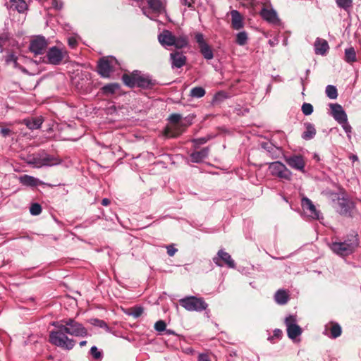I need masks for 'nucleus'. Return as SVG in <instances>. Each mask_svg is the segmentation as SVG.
<instances>
[{
    "label": "nucleus",
    "instance_id": "obj_1",
    "mask_svg": "<svg viewBox=\"0 0 361 361\" xmlns=\"http://www.w3.org/2000/svg\"><path fill=\"white\" fill-rule=\"evenodd\" d=\"M358 246V235L353 232L347 235L343 240L333 242L330 245V248L337 255L345 257L353 253Z\"/></svg>",
    "mask_w": 361,
    "mask_h": 361
},
{
    "label": "nucleus",
    "instance_id": "obj_2",
    "mask_svg": "<svg viewBox=\"0 0 361 361\" xmlns=\"http://www.w3.org/2000/svg\"><path fill=\"white\" fill-rule=\"evenodd\" d=\"M52 325L56 328V331L49 333V341L53 345L66 350H71L75 345V341L67 336L66 332L62 329L63 326L59 322H54Z\"/></svg>",
    "mask_w": 361,
    "mask_h": 361
},
{
    "label": "nucleus",
    "instance_id": "obj_3",
    "mask_svg": "<svg viewBox=\"0 0 361 361\" xmlns=\"http://www.w3.org/2000/svg\"><path fill=\"white\" fill-rule=\"evenodd\" d=\"M123 83L129 87H138L143 89H151L156 85V81L149 76L141 75L138 71H134L131 75L123 74L122 76Z\"/></svg>",
    "mask_w": 361,
    "mask_h": 361
},
{
    "label": "nucleus",
    "instance_id": "obj_4",
    "mask_svg": "<svg viewBox=\"0 0 361 361\" xmlns=\"http://www.w3.org/2000/svg\"><path fill=\"white\" fill-rule=\"evenodd\" d=\"M60 324L67 334L76 337H85L87 335V329L83 325L73 319H63L59 322Z\"/></svg>",
    "mask_w": 361,
    "mask_h": 361
},
{
    "label": "nucleus",
    "instance_id": "obj_5",
    "mask_svg": "<svg viewBox=\"0 0 361 361\" xmlns=\"http://www.w3.org/2000/svg\"><path fill=\"white\" fill-rule=\"evenodd\" d=\"M180 305L188 311L202 312L208 307L207 303L202 298L188 296L179 300Z\"/></svg>",
    "mask_w": 361,
    "mask_h": 361
},
{
    "label": "nucleus",
    "instance_id": "obj_6",
    "mask_svg": "<svg viewBox=\"0 0 361 361\" xmlns=\"http://www.w3.org/2000/svg\"><path fill=\"white\" fill-rule=\"evenodd\" d=\"M118 63L116 58L108 56L99 60L97 66L98 73L104 78L110 76V73L114 71L115 65Z\"/></svg>",
    "mask_w": 361,
    "mask_h": 361
},
{
    "label": "nucleus",
    "instance_id": "obj_7",
    "mask_svg": "<svg viewBox=\"0 0 361 361\" xmlns=\"http://www.w3.org/2000/svg\"><path fill=\"white\" fill-rule=\"evenodd\" d=\"M269 169L273 176H276L281 179L289 180L292 176L290 171L280 161L271 163Z\"/></svg>",
    "mask_w": 361,
    "mask_h": 361
},
{
    "label": "nucleus",
    "instance_id": "obj_8",
    "mask_svg": "<svg viewBox=\"0 0 361 361\" xmlns=\"http://www.w3.org/2000/svg\"><path fill=\"white\" fill-rule=\"evenodd\" d=\"M214 263L218 267L226 265L228 268L234 269L235 263L231 255L224 250H219L215 257L212 259Z\"/></svg>",
    "mask_w": 361,
    "mask_h": 361
},
{
    "label": "nucleus",
    "instance_id": "obj_9",
    "mask_svg": "<svg viewBox=\"0 0 361 361\" xmlns=\"http://www.w3.org/2000/svg\"><path fill=\"white\" fill-rule=\"evenodd\" d=\"M66 54V50L57 47H52L48 50L46 56L49 63L59 65L62 62Z\"/></svg>",
    "mask_w": 361,
    "mask_h": 361
},
{
    "label": "nucleus",
    "instance_id": "obj_10",
    "mask_svg": "<svg viewBox=\"0 0 361 361\" xmlns=\"http://www.w3.org/2000/svg\"><path fill=\"white\" fill-rule=\"evenodd\" d=\"M288 336L293 340L301 335L302 331L299 325L296 324V319L294 316L290 315L285 319Z\"/></svg>",
    "mask_w": 361,
    "mask_h": 361
},
{
    "label": "nucleus",
    "instance_id": "obj_11",
    "mask_svg": "<svg viewBox=\"0 0 361 361\" xmlns=\"http://www.w3.org/2000/svg\"><path fill=\"white\" fill-rule=\"evenodd\" d=\"M301 205L303 211L307 214V216L313 219H320V212L316 209V207L313 202L307 197H305L302 198Z\"/></svg>",
    "mask_w": 361,
    "mask_h": 361
},
{
    "label": "nucleus",
    "instance_id": "obj_12",
    "mask_svg": "<svg viewBox=\"0 0 361 361\" xmlns=\"http://www.w3.org/2000/svg\"><path fill=\"white\" fill-rule=\"evenodd\" d=\"M286 163L293 169L305 172V162L304 158L301 155H293L286 157Z\"/></svg>",
    "mask_w": 361,
    "mask_h": 361
},
{
    "label": "nucleus",
    "instance_id": "obj_13",
    "mask_svg": "<svg viewBox=\"0 0 361 361\" xmlns=\"http://www.w3.org/2000/svg\"><path fill=\"white\" fill-rule=\"evenodd\" d=\"M47 46V43L44 37H39L30 42V50L35 55H39L44 52Z\"/></svg>",
    "mask_w": 361,
    "mask_h": 361
},
{
    "label": "nucleus",
    "instance_id": "obj_14",
    "mask_svg": "<svg viewBox=\"0 0 361 361\" xmlns=\"http://www.w3.org/2000/svg\"><path fill=\"white\" fill-rule=\"evenodd\" d=\"M331 114L334 119L338 123H345L348 120L347 114L341 105L338 104H331Z\"/></svg>",
    "mask_w": 361,
    "mask_h": 361
},
{
    "label": "nucleus",
    "instance_id": "obj_15",
    "mask_svg": "<svg viewBox=\"0 0 361 361\" xmlns=\"http://www.w3.org/2000/svg\"><path fill=\"white\" fill-rule=\"evenodd\" d=\"M170 60L172 68H180L186 63V56L180 51H174L170 54Z\"/></svg>",
    "mask_w": 361,
    "mask_h": 361
},
{
    "label": "nucleus",
    "instance_id": "obj_16",
    "mask_svg": "<svg viewBox=\"0 0 361 361\" xmlns=\"http://www.w3.org/2000/svg\"><path fill=\"white\" fill-rule=\"evenodd\" d=\"M19 180L21 184H23V185H26V186L34 187V186H37L39 185H46L49 187L54 186L51 184L45 183L42 182V180H40L39 179L36 178L29 176V175L21 176L19 178Z\"/></svg>",
    "mask_w": 361,
    "mask_h": 361
},
{
    "label": "nucleus",
    "instance_id": "obj_17",
    "mask_svg": "<svg viewBox=\"0 0 361 361\" xmlns=\"http://www.w3.org/2000/svg\"><path fill=\"white\" fill-rule=\"evenodd\" d=\"M338 212L345 216L350 215V212L353 208V202L345 198H338Z\"/></svg>",
    "mask_w": 361,
    "mask_h": 361
},
{
    "label": "nucleus",
    "instance_id": "obj_18",
    "mask_svg": "<svg viewBox=\"0 0 361 361\" xmlns=\"http://www.w3.org/2000/svg\"><path fill=\"white\" fill-rule=\"evenodd\" d=\"M158 40L164 47L173 46L175 35H173L171 31L164 30L158 35Z\"/></svg>",
    "mask_w": 361,
    "mask_h": 361
},
{
    "label": "nucleus",
    "instance_id": "obj_19",
    "mask_svg": "<svg viewBox=\"0 0 361 361\" xmlns=\"http://www.w3.org/2000/svg\"><path fill=\"white\" fill-rule=\"evenodd\" d=\"M260 16L264 20L272 24H276L279 21L277 13L272 8H262Z\"/></svg>",
    "mask_w": 361,
    "mask_h": 361
},
{
    "label": "nucleus",
    "instance_id": "obj_20",
    "mask_svg": "<svg viewBox=\"0 0 361 361\" xmlns=\"http://www.w3.org/2000/svg\"><path fill=\"white\" fill-rule=\"evenodd\" d=\"M329 49L328 42L323 39L317 38L314 42V51L316 54L325 55Z\"/></svg>",
    "mask_w": 361,
    "mask_h": 361
},
{
    "label": "nucleus",
    "instance_id": "obj_21",
    "mask_svg": "<svg viewBox=\"0 0 361 361\" xmlns=\"http://www.w3.org/2000/svg\"><path fill=\"white\" fill-rule=\"evenodd\" d=\"M231 16L232 27L235 30H240L243 27V17L240 13L236 10H233L231 12Z\"/></svg>",
    "mask_w": 361,
    "mask_h": 361
},
{
    "label": "nucleus",
    "instance_id": "obj_22",
    "mask_svg": "<svg viewBox=\"0 0 361 361\" xmlns=\"http://www.w3.org/2000/svg\"><path fill=\"white\" fill-rule=\"evenodd\" d=\"M209 148L204 147L200 151L194 152L190 154L191 161L194 163H200L207 157L209 154Z\"/></svg>",
    "mask_w": 361,
    "mask_h": 361
},
{
    "label": "nucleus",
    "instance_id": "obj_23",
    "mask_svg": "<svg viewBox=\"0 0 361 361\" xmlns=\"http://www.w3.org/2000/svg\"><path fill=\"white\" fill-rule=\"evenodd\" d=\"M42 123L43 119L41 117L24 119L23 121V123H24L30 130L39 129Z\"/></svg>",
    "mask_w": 361,
    "mask_h": 361
},
{
    "label": "nucleus",
    "instance_id": "obj_24",
    "mask_svg": "<svg viewBox=\"0 0 361 361\" xmlns=\"http://www.w3.org/2000/svg\"><path fill=\"white\" fill-rule=\"evenodd\" d=\"M42 166H52L61 163V159L56 157L43 152Z\"/></svg>",
    "mask_w": 361,
    "mask_h": 361
},
{
    "label": "nucleus",
    "instance_id": "obj_25",
    "mask_svg": "<svg viewBox=\"0 0 361 361\" xmlns=\"http://www.w3.org/2000/svg\"><path fill=\"white\" fill-rule=\"evenodd\" d=\"M274 299L279 305H285L289 300V295L286 290L280 289L276 292Z\"/></svg>",
    "mask_w": 361,
    "mask_h": 361
},
{
    "label": "nucleus",
    "instance_id": "obj_26",
    "mask_svg": "<svg viewBox=\"0 0 361 361\" xmlns=\"http://www.w3.org/2000/svg\"><path fill=\"white\" fill-rule=\"evenodd\" d=\"M305 126L306 130L302 133V138L305 140H310L312 139L316 135V129L314 125L310 123H305Z\"/></svg>",
    "mask_w": 361,
    "mask_h": 361
},
{
    "label": "nucleus",
    "instance_id": "obj_27",
    "mask_svg": "<svg viewBox=\"0 0 361 361\" xmlns=\"http://www.w3.org/2000/svg\"><path fill=\"white\" fill-rule=\"evenodd\" d=\"M11 8L18 11L19 13L24 12L27 8V4L23 0H10Z\"/></svg>",
    "mask_w": 361,
    "mask_h": 361
},
{
    "label": "nucleus",
    "instance_id": "obj_28",
    "mask_svg": "<svg viewBox=\"0 0 361 361\" xmlns=\"http://www.w3.org/2000/svg\"><path fill=\"white\" fill-rule=\"evenodd\" d=\"M200 52L206 60H211L214 58L213 50L208 44L201 46L200 47Z\"/></svg>",
    "mask_w": 361,
    "mask_h": 361
},
{
    "label": "nucleus",
    "instance_id": "obj_29",
    "mask_svg": "<svg viewBox=\"0 0 361 361\" xmlns=\"http://www.w3.org/2000/svg\"><path fill=\"white\" fill-rule=\"evenodd\" d=\"M149 8L154 12L160 13L163 11L164 7L160 0H147Z\"/></svg>",
    "mask_w": 361,
    "mask_h": 361
},
{
    "label": "nucleus",
    "instance_id": "obj_30",
    "mask_svg": "<svg viewBox=\"0 0 361 361\" xmlns=\"http://www.w3.org/2000/svg\"><path fill=\"white\" fill-rule=\"evenodd\" d=\"M356 52L353 47H349L345 49V61L351 63L356 61Z\"/></svg>",
    "mask_w": 361,
    "mask_h": 361
},
{
    "label": "nucleus",
    "instance_id": "obj_31",
    "mask_svg": "<svg viewBox=\"0 0 361 361\" xmlns=\"http://www.w3.org/2000/svg\"><path fill=\"white\" fill-rule=\"evenodd\" d=\"M174 41L175 42L173 46L176 49H182L183 47H185L188 44V39L185 35H180L179 37L175 36Z\"/></svg>",
    "mask_w": 361,
    "mask_h": 361
},
{
    "label": "nucleus",
    "instance_id": "obj_32",
    "mask_svg": "<svg viewBox=\"0 0 361 361\" xmlns=\"http://www.w3.org/2000/svg\"><path fill=\"white\" fill-rule=\"evenodd\" d=\"M338 8L349 12L353 7V0H335Z\"/></svg>",
    "mask_w": 361,
    "mask_h": 361
},
{
    "label": "nucleus",
    "instance_id": "obj_33",
    "mask_svg": "<svg viewBox=\"0 0 361 361\" xmlns=\"http://www.w3.org/2000/svg\"><path fill=\"white\" fill-rule=\"evenodd\" d=\"M43 152L35 154L29 161V164L34 165L35 167H42Z\"/></svg>",
    "mask_w": 361,
    "mask_h": 361
},
{
    "label": "nucleus",
    "instance_id": "obj_34",
    "mask_svg": "<svg viewBox=\"0 0 361 361\" xmlns=\"http://www.w3.org/2000/svg\"><path fill=\"white\" fill-rule=\"evenodd\" d=\"M120 88L118 83H110L102 87L103 92L105 94H113Z\"/></svg>",
    "mask_w": 361,
    "mask_h": 361
},
{
    "label": "nucleus",
    "instance_id": "obj_35",
    "mask_svg": "<svg viewBox=\"0 0 361 361\" xmlns=\"http://www.w3.org/2000/svg\"><path fill=\"white\" fill-rule=\"evenodd\" d=\"M206 94L205 90L202 87H195L190 92V97L192 98H202Z\"/></svg>",
    "mask_w": 361,
    "mask_h": 361
},
{
    "label": "nucleus",
    "instance_id": "obj_36",
    "mask_svg": "<svg viewBox=\"0 0 361 361\" xmlns=\"http://www.w3.org/2000/svg\"><path fill=\"white\" fill-rule=\"evenodd\" d=\"M144 312V308L141 306H135L128 309L127 314L137 319L140 317Z\"/></svg>",
    "mask_w": 361,
    "mask_h": 361
},
{
    "label": "nucleus",
    "instance_id": "obj_37",
    "mask_svg": "<svg viewBox=\"0 0 361 361\" xmlns=\"http://www.w3.org/2000/svg\"><path fill=\"white\" fill-rule=\"evenodd\" d=\"M341 332L342 330L341 326L337 323H332V325L330 328V337L332 338H336L341 336Z\"/></svg>",
    "mask_w": 361,
    "mask_h": 361
},
{
    "label": "nucleus",
    "instance_id": "obj_38",
    "mask_svg": "<svg viewBox=\"0 0 361 361\" xmlns=\"http://www.w3.org/2000/svg\"><path fill=\"white\" fill-rule=\"evenodd\" d=\"M5 61L6 63H12L13 65V67L18 68V56L16 54L13 52L8 53L5 56Z\"/></svg>",
    "mask_w": 361,
    "mask_h": 361
},
{
    "label": "nucleus",
    "instance_id": "obj_39",
    "mask_svg": "<svg viewBox=\"0 0 361 361\" xmlns=\"http://www.w3.org/2000/svg\"><path fill=\"white\" fill-rule=\"evenodd\" d=\"M326 94L329 99H335L338 97L337 89L335 86L329 85L326 87Z\"/></svg>",
    "mask_w": 361,
    "mask_h": 361
},
{
    "label": "nucleus",
    "instance_id": "obj_40",
    "mask_svg": "<svg viewBox=\"0 0 361 361\" xmlns=\"http://www.w3.org/2000/svg\"><path fill=\"white\" fill-rule=\"evenodd\" d=\"M90 353L96 361H101L103 358L102 351L99 350L96 346H92L90 348Z\"/></svg>",
    "mask_w": 361,
    "mask_h": 361
},
{
    "label": "nucleus",
    "instance_id": "obj_41",
    "mask_svg": "<svg viewBox=\"0 0 361 361\" xmlns=\"http://www.w3.org/2000/svg\"><path fill=\"white\" fill-rule=\"evenodd\" d=\"M247 35L245 31L240 32L236 35V43L240 46H243L247 43Z\"/></svg>",
    "mask_w": 361,
    "mask_h": 361
},
{
    "label": "nucleus",
    "instance_id": "obj_42",
    "mask_svg": "<svg viewBox=\"0 0 361 361\" xmlns=\"http://www.w3.org/2000/svg\"><path fill=\"white\" fill-rule=\"evenodd\" d=\"M30 212L32 215L37 216L42 212V207L38 203H33L30 207Z\"/></svg>",
    "mask_w": 361,
    "mask_h": 361
},
{
    "label": "nucleus",
    "instance_id": "obj_43",
    "mask_svg": "<svg viewBox=\"0 0 361 361\" xmlns=\"http://www.w3.org/2000/svg\"><path fill=\"white\" fill-rule=\"evenodd\" d=\"M302 111L304 115L309 116L313 112V106L310 103H304L302 105Z\"/></svg>",
    "mask_w": 361,
    "mask_h": 361
},
{
    "label": "nucleus",
    "instance_id": "obj_44",
    "mask_svg": "<svg viewBox=\"0 0 361 361\" xmlns=\"http://www.w3.org/2000/svg\"><path fill=\"white\" fill-rule=\"evenodd\" d=\"M209 140V137H199L192 140V142L195 147H198L200 145L206 143Z\"/></svg>",
    "mask_w": 361,
    "mask_h": 361
},
{
    "label": "nucleus",
    "instance_id": "obj_45",
    "mask_svg": "<svg viewBox=\"0 0 361 361\" xmlns=\"http://www.w3.org/2000/svg\"><path fill=\"white\" fill-rule=\"evenodd\" d=\"M166 324L164 321L159 320L154 324V329L157 331L161 332L166 329Z\"/></svg>",
    "mask_w": 361,
    "mask_h": 361
},
{
    "label": "nucleus",
    "instance_id": "obj_46",
    "mask_svg": "<svg viewBox=\"0 0 361 361\" xmlns=\"http://www.w3.org/2000/svg\"><path fill=\"white\" fill-rule=\"evenodd\" d=\"M182 116L180 114H172L169 118V121L172 123H178L180 121Z\"/></svg>",
    "mask_w": 361,
    "mask_h": 361
},
{
    "label": "nucleus",
    "instance_id": "obj_47",
    "mask_svg": "<svg viewBox=\"0 0 361 361\" xmlns=\"http://www.w3.org/2000/svg\"><path fill=\"white\" fill-rule=\"evenodd\" d=\"M340 124L342 126L343 130L347 133L348 138L350 139V137H351L350 133H351L352 128H351L350 125L348 123V120L346 121H345V123H342Z\"/></svg>",
    "mask_w": 361,
    "mask_h": 361
},
{
    "label": "nucleus",
    "instance_id": "obj_48",
    "mask_svg": "<svg viewBox=\"0 0 361 361\" xmlns=\"http://www.w3.org/2000/svg\"><path fill=\"white\" fill-rule=\"evenodd\" d=\"M195 39H196V42H197L198 44V46H199V48L201 47V46H203V44H207L204 39V36L201 33H197L195 35Z\"/></svg>",
    "mask_w": 361,
    "mask_h": 361
},
{
    "label": "nucleus",
    "instance_id": "obj_49",
    "mask_svg": "<svg viewBox=\"0 0 361 361\" xmlns=\"http://www.w3.org/2000/svg\"><path fill=\"white\" fill-rule=\"evenodd\" d=\"M192 119H193V116H188L185 117V121L182 122L180 123V126L186 128L187 126H190L192 123Z\"/></svg>",
    "mask_w": 361,
    "mask_h": 361
},
{
    "label": "nucleus",
    "instance_id": "obj_50",
    "mask_svg": "<svg viewBox=\"0 0 361 361\" xmlns=\"http://www.w3.org/2000/svg\"><path fill=\"white\" fill-rule=\"evenodd\" d=\"M180 1L183 5L187 6L190 9H194L195 0H180Z\"/></svg>",
    "mask_w": 361,
    "mask_h": 361
},
{
    "label": "nucleus",
    "instance_id": "obj_51",
    "mask_svg": "<svg viewBox=\"0 0 361 361\" xmlns=\"http://www.w3.org/2000/svg\"><path fill=\"white\" fill-rule=\"evenodd\" d=\"M94 325H97L101 328H108L107 324L105 322L95 319H94V322L92 323Z\"/></svg>",
    "mask_w": 361,
    "mask_h": 361
},
{
    "label": "nucleus",
    "instance_id": "obj_52",
    "mask_svg": "<svg viewBox=\"0 0 361 361\" xmlns=\"http://www.w3.org/2000/svg\"><path fill=\"white\" fill-rule=\"evenodd\" d=\"M167 248V254L170 256V257H172L175 255V253L178 251L177 249L174 248L172 245H168L166 247Z\"/></svg>",
    "mask_w": 361,
    "mask_h": 361
},
{
    "label": "nucleus",
    "instance_id": "obj_53",
    "mask_svg": "<svg viewBox=\"0 0 361 361\" xmlns=\"http://www.w3.org/2000/svg\"><path fill=\"white\" fill-rule=\"evenodd\" d=\"M197 361H211L209 356L207 354H200L198 355Z\"/></svg>",
    "mask_w": 361,
    "mask_h": 361
},
{
    "label": "nucleus",
    "instance_id": "obj_54",
    "mask_svg": "<svg viewBox=\"0 0 361 361\" xmlns=\"http://www.w3.org/2000/svg\"><path fill=\"white\" fill-rule=\"evenodd\" d=\"M283 332L281 329H276L274 331L273 337H276L277 338H281L282 336Z\"/></svg>",
    "mask_w": 361,
    "mask_h": 361
},
{
    "label": "nucleus",
    "instance_id": "obj_55",
    "mask_svg": "<svg viewBox=\"0 0 361 361\" xmlns=\"http://www.w3.org/2000/svg\"><path fill=\"white\" fill-rule=\"evenodd\" d=\"M262 147L264 149H267V151H270L273 148L272 145L271 143H269V142H264V143H262Z\"/></svg>",
    "mask_w": 361,
    "mask_h": 361
},
{
    "label": "nucleus",
    "instance_id": "obj_56",
    "mask_svg": "<svg viewBox=\"0 0 361 361\" xmlns=\"http://www.w3.org/2000/svg\"><path fill=\"white\" fill-rule=\"evenodd\" d=\"M68 44L72 48L75 47L77 44L76 39L74 38H69L68 39Z\"/></svg>",
    "mask_w": 361,
    "mask_h": 361
},
{
    "label": "nucleus",
    "instance_id": "obj_57",
    "mask_svg": "<svg viewBox=\"0 0 361 361\" xmlns=\"http://www.w3.org/2000/svg\"><path fill=\"white\" fill-rule=\"evenodd\" d=\"M10 133H11V130L8 128H1V134L4 137L8 136L10 134Z\"/></svg>",
    "mask_w": 361,
    "mask_h": 361
},
{
    "label": "nucleus",
    "instance_id": "obj_58",
    "mask_svg": "<svg viewBox=\"0 0 361 361\" xmlns=\"http://www.w3.org/2000/svg\"><path fill=\"white\" fill-rule=\"evenodd\" d=\"M110 204V200L108 198H104L102 200V204L103 206H108Z\"/></svg>",
    "mask_w": 361,
    "mask_h": 361
},
{
    "label": "nucleus",
    "instance_id": "obj_59",
    "mask_svg": "<svg viewBox=\"0 0 361 361\" xmlns=\"http://www.w3.org/2000/svg\"><path fill=\"white\" fill-rule=\"evenodd\" d=\"M142 13H143V14H144V15H145L146 16H147V17H148V18H149L150 19H152V17H151V16H149V11H148V9H147V8H142Z\"/></svg>",
    "mask_w": 361,
    "mask_h": 361
},
{
    "label": "nucleus",
    "instance_id": "obj_60",
    "mask_svg": "<svg viewBox=\"0 0 361 361\" xmlns=\"http://www.w3.org/2000/svg\"><path fill=\"white\" fill-rule=\"evenodd\" d=\"M350 159L353 161H357L358 160V157L357 155H355V154H353L350 157Z\"/></svg>",
    "mask_w": 361,
    "mask_h": 361
},
{
    "label": "nucleus",
    "instance_id": "obj_61",
    "mask_svg": "<svg viewBox=\"0 0 361 361\" xmlns=\"http://www.w3.org/2000/svg\"><path fill=\"white\" fill-rule=\"evenodd\" d=\"M86 344H87V341H82L80 342V347L85 346Z\"/></svg>",
    "mask_w": 361,
    "mask_h": 361
},
{
    "label": "nucleus",
    "instance_id": "obj_62",
    "mask_svg": "<svg viewBox=\"0 0 361 361\" xmlns=\"http://www.w3.org/2000/svg\"><path fill=\"white\" fill-rule=\"evenodd\" d=\"M166 333L168 334H173V331H172L171 329H168V330H166Z\"/></svg>",
    "mask_w": 361,
    "mask_h": 361
},
{
    "label": "nucleus",
    "instance_id": "obj_63",
    "mask_svg": "<svg viewBox=\"0 0 361 361\" xmlns=\"http://www.w3.org/2000/svg\"><path fill=\"white\" fill-rule=\"evenodd\" d=\"M314 158L316 160H317V161H319V156H318V155H317V154H314Z\"/></svg>",
    "mask_w": 361,
    "mask_h": 361
},
{
    "label": "nucleus",
    "instance_id": "obj_64",
    "mask_svg": "<svg viewBox=\"0 0 361 361\" xmlns=\"http://www.w3.org/2000/svg\"><path fill=\"white\" fill-rule=\"evenodd\" d=\"M301 82L303 85V79L302 78H301Z\"/></svg>",
    "mask_w": 361,
    "mask_h": 361
}]
</instances>
